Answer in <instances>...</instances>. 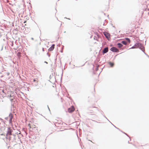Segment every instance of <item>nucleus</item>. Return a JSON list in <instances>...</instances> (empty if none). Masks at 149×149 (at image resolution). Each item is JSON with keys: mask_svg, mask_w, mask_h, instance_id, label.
Returning a JSON list of instances; mask_svg holds the SVG:
<instances>
[{"mask_svg": "<svg viewBox=\"0 0 149 149\" xmlns=\"http://www.w3.org/2000/svg\"><path fill=\"white\" fill-rule=\"evenodd\" d=\"M8 117L9 118V124L11 125L12 126L13 124H12V121H13V113L10 112L8 116Z\"/></svg>", "mask_w": 149, "mask_h": 149, "instance_id": "1", "label": "nucleus"}, {"mask_svg": "<svg viewBox=\"0 0 149 149\" xmlns=\"http://www.w3.org/2000/svg\"><path fill=\"white\" fill-rule=\"evenodd\" d=\"M15 136H16V135L12 134L11 135H9L8 137H6V139L9 138V140H12L14 141L16 139L15 138Z\"/></svg>", "mask_w": 149, "mask_h": 149, "instance_id": "2", "label": "nucleus"}, {"mask_svg": "<svg viewBox=\"0 0 149 149\" xmlns=\"http://www.w3.org/2000/svg\"><path fill=\"white\" fill-rule=\"evenodd\" d=\"M7 129L8 130L6 134V137H8L9 135L12 134V132H13V130L11 129L10 127H7Z\"/></svg>", "mask_w": 149, "mask_h": 149, "instance_id": "3", "label": "nucleus"}, {"mask_svg": "<svg viewBox=\"0 0 149 149\" xmlns=\"http://www.w3.org/2000/svg\"><path fill=\"white\" fill-rule=\"evenodd\" d=\"M103 34L108 40H110V35L109 33L104 31L103 32Z\"/></svg>", "mask_w": 149, "mask_h": 149, "instance_id": "4", "label": "nucleus"}, {"mask_svg": "<svg viewBox=\"0 0 149 149\" xmlns=\"http://www.w3.org/2000/svg\"><path fill=\"white\" fill-rule=\"evenodd\" d=\"M141 45L140 44V43L139 42H137L134 45L132 46L130 49H134L135 48H139V46H141Z\"/></svg>", "mask_w": 149, "mask_h": 149, "instance_id": "5", "label": "nucleus"}, {"mask_svg": "<svg viewBox=\"0 0 149 149\" xmlns=\"http://www.w3.org/2000/svg\"><path fill=\"white\" fill-rule=\"evenodd\" d=\"M110 50L113 52H116L118 51V49L115 47H111L110 49Z\"/></svg>", "mask_w": 149, "mask_h": 149, "instance_id": "6", "label": "nucleus"}, {"mask_svg": "<svg viewBox=\"0 0 149 149\" xmlns=\"http://www.w3.org/2000/svg\"><path fill=\"white\" fill-rule=\"evenodd\" d=\"M141 46H139L138 47L144 53L145 52V47L142 44L140 43Z\"/></svg>", "mask_w": 149, "mask_h": 149, "instance_id": "7", "label": "nucleus"}, {"mask_svg": "<svg viewBox=\"0 0 149 149\" xmlns=\"http://www.w3.org/2000/svg\"><path fill=\"white\" fill-rule=\"evenodd\" d=\"M74 110V108L73 106H72V107L69 108L68 109V112L70 113H71L73 112Z\"/></svg>", "mask_w": 149, "mask_h": 149, "instance_id": "8", "label": "nucleus"}, {"mask_svg": "<svg viewBox=\"0 0 149 149\" xmlns=\"http://www.w3.org/2000/svg\"><path fill=\"white\" fill-rule=\"evenodd\" d=\"M108 51L109 48L108 47H106L104 48L102 51L103 54V55L104 54L107 53Z\"/></svg>", "mask_w": 149, "mask_h": 149, "instance_id": "9", "label": "nucleus"}, {"mask_svg": "<svg viewBox=\"0 0 149 149\" xmlns=\"http://www.w3.org/2000/svg\"><path fill=\"white\" fill-rule=\"evenodd\" d=\"M55 45L52 44V46L48 49L49 51H52L53 50L54 48Z\"/></svg>", "mask_w": 149, "mask_h": 149, "instance_id": "10", "label": "nucleus"}, {"mask_svg": "<svg viewBox=\"0 0 149 149\" xmlns=\"http://www.w3.org/2000/svg\"><path fill=\"white\" fill-rule=\"evenodd\" d=\"M117 45H118V47L120 48L122 47L123 46V44H122V43H118L117 44Z\"/></svg>", "mask_w": 149, "mask_h": 149, "instance_id": "11", "label": "nucleus"}, {"mask_svg": "<svg viewBox=\"0 0 149 149\" xmlns=\"http://www.w3.org/2000/svg\"><path fill=\"white\" fill-rule=\"evenodd\" d=\"M125 39L126 40V41H127V42L128 43H130L131 42V40L130 38H125Z\"/></svg>", "mask_w": 149, "mask_h": 149, "instance_id": "12", "label": "nucleus"}, {"mask_svg": "<svg viewBox=\"0 0 149 149\" xmlns=\"http://www.w3.org/2000/svg\"><path fill=\"white\" fill-rule=\"evenodd\" d=\"M108 63L111 67H113L114 66V63H113L111 62V61H109L108 62Z\"/></svg>", "mask_w": 149, "mask_h": 149, "instance_id": "13", "label": "nucleus"}, {"mask_svg": "<svg viewBox=\"0 0 149 149\" xmlns=\"http://www.w3.org/2000/svg\"><path fill=\"white\" fill-rule=\"evenodd\" d=\"M33 81L34 82H36V83L35 84V85L36 86L38 85V81L37 80V79H33Z\"/></svg>", "mask_w": 149, "mask_h": 149, "instance_id": "14", "label": "nucleus"}, {"mask_svg": "<svg viewBox=\"0 0 149 149\" xmlns=\"http://www.w3.org/2000/svg\"><path fill=\"white\" fill-rule=\"evenodd\" d=\"M121 43L125 45H126L127 43V41H126L125 40H123L121 42Z\"/></svg>", "mask_w": 149, "mask_h": 149, "instance_id": "15", "label": "nucleus"}, {"mask_svg": "<svg viewBox=\"0 0 149 149\" xmlns=\"http://www.w3.org/2000/svg\"><path fill=\"white\" fill-rule=\"evenodd\" d=\"M13 100L14 99L12 98L10 99V101L11 102V104L12 106H13V104H13V102H14V101H13Z\"/></svg>", "mask_w": 149, "mask_h": 149, "instance_id": "16", "label": "nucleus"}, {"mask_svg": "<svg viewBox=\"0 0 149 149\" xmlns=\"http://www.w3.org/2000/svg\"><path fill=\"white\" fill-rule=\"evenodd\" d=\"M120 131L122 132V133H123L124 134H125L128 137H129L130 139V140H131V139L130 138V137H129V136L127 134H126V133L123 132L122 131H121V130H120Z\"/></svg>", "mask_w": 149, "mask_h": 149, "instance_id": "17", "label": "nucleus"}, {"mask_svg": "<svg viewBox=\"0 0 149 149\" xmlns=\"http://www.w3.org/2000/svg\"><path fill=\"white\" fill-rule=\"evenodd\" d=\"M17 55L18 57H20L21 56V53L20 52H18Z\"/></svg>", "mask_w": 149, "mask_h": 149, "instance_id": "18", "label": "nucleus"}, {"mask_svg": "<svg viewBox=\"0 0 149 149\" xmlns=\"http://www.w3.org/2000/svg\"><path fill=\"white\" fill-rule=\"evenodd\" d=\"M53 77H54L53 74L52 73V74L51 75L49 76V78L50 79H51Z\"/></svg>", "mask_w": 149, "mask_h": 149, "instance_id": "19", "label": "nucleus"}, {"mask_svg": "<svg viewBox=\"0 0 149 149\" xmlns=\"http://www.w3.org/2000/svg\"><path fill=\"white\" fill-rule=\"evenodd\" d=\"M1 120H2V122H3L4 124H6L5 122H6V121L5 120H3V119H1Z\"/></svg>", "mask_w": 149, "mask_h": 149, "instance_id": "20", "label": "nucleus"}, {"mask_svg": "<svg viewBox=\"0 0 149 149\" xmlns=\"http://www.w3.org/2000/svg\"><path fill=\"white\" fill-rule=\"evenodd\" d=\"M7 97L8 98H10V97H12V96L11 94H10V95H8L7 96Z\"/></svg>", "mask_w": 149, "mask_h": 149, "instance_id": "21", "label": "nucleus"}, {"mask_svg": "<svg viewBox=\"0 0 149 149\" xmlns=\"http://www.w3.org/2000/svg\"><path fill=\"white\" fill-rule=\"evenodd\" d=\"M117 129H118V130H120V129L118 128H117V127H116L115 125H114L113 124H112Z\"/></svg>", "mask_w": 149, "mask_h": 149, "instance_id": "22", "label": "nucleus"}, {"mask_svg": "<svg viewBox=\"0 0 149 149\" xmlns=\"http://www.w3.org/2000/svg\"><path fill=\"white\" fill-rule=\"evenodd\" d=\"M8 118H9L8 117H6L5 118V120H6L8 121Z\"/></svg>", "mask_w": 149, "mask_h": 149, "instance_id": "23", "label": "nucleus"}, {"mask_svg": "<svg viewBox=\"0 0 149 149\" xmlns=\"http://www.w3.org/2000/svg\"><path fill=\"white\" fill-rule=\"evenodd\" d=\"M97 38L96 36H95L94 38V39L97 40V41H98V40L97 39Z\"/></svg>", "mask_w": 149, "mask_h": 149, "instance_id": "24", "label": "nucleus"}, {"mask_svg": "<svg viewBox=\"0 0 149 149\" xmlns=\"http://www.w3.org/2000/svg\"><path fill=\"white\" fill-rule=\"evenodd\" d=\"M98 66H97L96 68H95V70L97 71V70H98Z\"/></svg>", "mask_w": 149, "mask_h": 149, "instance_id": "25", "label": "nucleus"}, {"mask_svg": "<svg viewBox=\"0 0 149 149\" xmlns=\"http://www.w3.org/2000/svg\"><path fill=\"white\" fill-rule=\"evenodd\" d=\"M144 54L148 58H149V56L147 54H146L145 52H144Z\"/></svg>", "mask_w": 149, "mask_h": 149, "instance_id": "26", "label": "nucleus"}, {"mask_svg": "<svg viewBox=\"0 0 149 149\" xmlns=\"http://www.w3.org/2000/svg\"><path fill=\"white\" fill-rule=\"evenodd\" d=\"M96 35L98 37V38H99L100 35L98 34V33H97L96 34Z\"/></svg>", "mask_w": 149, "mask_h": 149, "instance_id": "27", "label": "nucleus"}, {"mask_svg": "<svg viewBox=\"0 0 149 149\" xmlns=\"http://www.w3.org/2000/svg\"><path fill=\"white\" fill-rule=\"evenodd\" d=\"M47 55L49 56H49H50V54H49V53H47Z\"/></svg>", "mask_w": 149, "mask_h": 149, "instance_id": "28", "label": "nucleus"}, {"mask_svg": "<svg viewBox=\"0 0 149 149\" xmlns=\"http://www.w3.org/2000/svg\"><path fill=\"white\" fill-rule=\"evenodd\" d=\"M62 71H63V72H62V75H63V70ZM62 78V76H61V80Z\"/></svg>", "mask_w": 149, "mask_h": 149, "instance_id": "29", "label": "nucleus"}, {"mask_svg": "<svg viewBox=\"0 0 149 149\" xmlns=\"http://www.w3.org/2000/svg\"><path fill=\"white\" fill-rule=\"evenodd\" d=\"M60 52L61 53H62L63 52V50L62 49V50H61L60 51Z\"/></svg>", "mask_w": 149, "mask_h": 149, "instance_id": "30", "label": "nucleus"}, {"mask_svg": "<svg viewBox=\"0 0 149 149\" xmlns=\"http://www.w3.org/2000/svg\"><path fill=\"white\" fill-rule=\"evenodd\" d=\"M42 50L43 52L44 51V49L43 48H42Z\"/></svg>", "mask_w": 149, "mask_h": 149, "instance_id": "31", "label": "nucleus"}, {"mask_svg": "<svg viewBox=\"0 0 149 149\" xmlns=\"http://www.w3.org/2000/svg\"><path fill=\"white\" fill-rule=\"evenodd\" d=\"M44 63H46V64H48V62H46V61H45L44 62Z\"/></svg>", "mask_w": 149, "mask_h": 149, "instance_id": "32", "label": "nucleus"}, {"mask_svg": "<svg viewBox=\"0 0 149 149\" xmlns=\"http://www.w3.org/2000/svg\"><path fill=\"white\" fill-rule=\"evenodd\" d=\"M105 118H106L107 119V120H108V121H109V122L111 123V122H110V121L108 120V119L107 118V117H106Z\"/></svg>", "mask_w": 149, "mask_h": 149, "instance_id": "33", "label": "nucleus"}, {"mask_svg": "<svg viewBox=\"0 0 149 149\" xmlns=\"http://www.w3.org/2000/svg\"><path fill=\"white\" fill-rule=\"evenodd\" d=\"M105 118H106L107 119V120H108V121H109V122L111 123V122H110V121L108 120V119L107 118V117H106Z\"/></svg>", "mask_w": 149, "mask_h": 149, "instance_id": "34", "label": "nucleus"}, {"mask_svg": "<svg viewBox=\"0 0 149 149\" xmlns=\"http://www.w3.org/2000/svg\"><path fill=\"white\" fill-rule=\"evenodd\" d=\"M65 18H66V19H70L69 18H66V17H65Z\"/></svg>", "mask_w": 149, "mask_h": 149, "instance_id": "35", "label": "nucleus"}, {"mask_svg": "<svg viewBox=\"0 0 149 149\" xmlns=\"http://www.w3.org/2000/svg\"><path fill=\"white\" fill-rule=\"evenodd\" d=\"M47 107H48V109H49V111H50V109H49V107H48V105H47Z\"/></svg>", "mask_w": 149, "mask_h": 149, "instance_id": "36", "label": "nucleus"}, {"mask_svg": "<svg viewBox=\"0 0 149 149\" xmlns=\"http://www.w3.org/2000/svg\"><path fill=\"white\" fill-rule=\"evenodd\" d=\"M103 116L104 118H105L106 117V116L105 115H103Z\"/></svg>", "mask_w": 149, "mask_h": 149, "instance_id": "37", "label": "nucleus"}, {"mask_svg": "<svg viewBox=\"0 0 149 149\" xmlns=\"http://www.w3.org/2000/svg\"><path fill=\"white\" fill-rule=\"evenodd\" d=\"M113 27H114V28H115V26H113Z\"/></svg>", "mask_w": 149, "mask_h": 149, "instance_id": "38", "label": "nucleus"}, {"mask_svg": "<svg viewBox=\"0 0 149 149\" xmlns=\"http://www.w3.org/2000/svg\"><path fill=\"white\" fill-rule=\"evenodd\" d=\"M55 63H56V58L55 59Z\"/></svg>", "mask_w": 149, "mask_h": 149, "instance_id": "39", "label": "nucleus"}, {"mask_svg": "<svg viewBox=\"0 0 149 149\" xmlns=\"http://www.w3.org/2000/svg\"><path fill=\"white\" fill-rule=\"evenodd\" d=\"M31 39L32 40H33V38H31Z\"/></svg>", "mask_w": 149, "mask_h": 149, "instance_id": "40", "label": "nucleus"}, {"mask_svg": "<svg viewBox=\"0 0 149 149\" xmlns=\"http://www.w3.org/2000/svg\"><path fill=\"white\" fill-rule=\"evenodd\" d=\"M92 36H91V37H90V38H91L92 37Z\"/></svg>", "mask_w": 149, "mask_h": 149, "instance_id": "41", "label": "nucleus"}, {"mask_svg": "<svg viewBox=\"0 0 149 149\" xmlns=\"http://www.w3.org/2000/svg\"><path fill=\"white\" fill-rule=\"evenodd\" d=\"M111 46H112V45L111 44L110 45Z\"/></svg>", "mask_w": 149, "mask_h": 149, "instance_id": "42", "label": "nucleus"}, {"mask_svg": "<svg viewBox=\"0 0 149 149\" xmlns=\"http://www.w3.org/2000/svg\"><path fill=\"white\" fill-rule=\"evenodd\" d=\"M128 143H130L129 142V141H128Z\"/></svg>", "mask_w": 149, "mask_h": 149, "instance_id": "43", "label": "nucleus"}, {"mask_svg": "<svg viewBox=\"0 0 149 149\" xmlns=\"http://www.w3.org/2000/svg\"><path fill=\"white\" fill-rule=\"evenodd\" d=\"M69 64H70H70H71V62H70V63H69Z\"/></svg>", "mask_w": 149, "mask_h": 149, "instance_id": "44", "label": "nucleus"}, {"mask_svg": "<svg viewBox=\"0 0 149 149\" xmlns=\"http://www.w3.org/2000/svg\"><path fill=\"white\" fill-rule=\"evenodd\" d=\"M29 125H30V127L31 128V127H30V124H29Z\"/></svg>", "mask_w": 149, "mask_h": 149, "instance_id": "45", "label": "nucleus"}, {"mask_svg": "<svg viewBox=\"0 0 149 149\" xmlns=\"http://www.w3.org/2000/svg\"><path fill=\"white\" fill-rule=\"evenodd\" d=\"M146 41H145V45H146Z\"/></svg>", "mask_w": 149, "mask_h": 149, "instance_id": "46", "label": "nucleus"}, {"mask_svg": "<svg viewBox=\"0 0 149 149\" xmlns=\"http://www.w3.org/2000/svg\"><path fill=\"white\" fill-rule=\"evenodd\" d=\"M25 22H26V21H24V23H25Z\"/></svg>", "mask_w": 149, "mask_h": 149, "instance_id": "47", "label": "nucleus"}, {"mask_svg": "<svg viewBox=\"0 0 149 149\" xmlns=\"http://www.w3.org/2000/svg\"><path fill=\"white\" fill-rule=\"evenodd\" d=\"M84 65H84H82V66H83V65Z\"/></svg>", "mask_w": 149, "mask_h": 149, "instance_id": "48", "label": "nucleus"}, {"mask_svg": "<svg viewBox=\"0 0 149 149\" xmlns=\"http://www.w3.org/2000/svg\"><path fill=\"white\" fill-rule=\"evenodd\" d=\"M95 121V122H97V121Z\"/></svg>", "mask_w": 149, "mask_h": 149, "instance_id": "49", "label": "nucleus"}, {"mask_svg": "<svg viewBox=\"0 0 149 149\" xmlns=\"http://www.w3.org/2000/svg\"><path fill=\"white\" fill-rule=\"evenodd\" d=\"M117 55H116L115 56H117Z\"/></svg>", "mask_w": 149, "mask_h": 149, "instance_id": "50", "label": "nucleus"}, {"mask_svg": "<svg viewBox=\"0 0 149 149\" xmlns=\"http://www.w3.org/2000/svg\"><path fill=\"white\" fill-rule=\"evenodd\" d=\"M63 131V130H61L60 131Z\"/></svg>", "mask_w": 149, "mask_h": 149, "instance_id": "51", "label": "nucleus"}, {"mask_svg": "<svg viewBox=\"0 0 149 149\" xmlns=\"http://www.w3.org/2000/svg\"><path fill=\"white\" fill-rule=\"evenodd\" d=\"M1 135H3V134H1Z\"/></svg>", "mask_w": 149, "mask_h": 149, "instance_id": "52", "label": "nucleus"}, {"mask_svg": "<svg viewBox=\"0 0 149 149\" xmlns=\"http://www.w3.org/2000/svg\"><path fill=\"white\" fill-rule=\"evenodd\" d=\"M56 10L57 11V10H56Z\"/></svg>", "mask_w": 149, "mask_h": 149, "instance_id": "53", "label": "nucleus"}, {"mask_svg": "<svg viewBox=\"0 0 149 149\" xmlns=\"http://www.w3.org/2000/svg\"><path fill=\"white\" fill-rule=\"evenodd\" d=\"M105 22H106V20H105Z\"/></svg>", "mask_w": 149, "mask_h": 149, "instance_id": "54", "label": "nucleus"}, {"mask_svg": "<svg viewBox=\"0 0 149 149\" xmlns=\"http://www.w3.org/2000/svg\"><path fill=\"white\" fill-rule=\"evenodd\" d=\"M0 124H1V123H0Z\"/></svg>", "mask_w": 149, "mask_h": 149, "instance_id": "55", "label": "nucleus"}]
</instances>
